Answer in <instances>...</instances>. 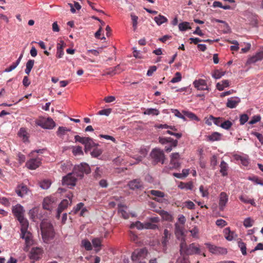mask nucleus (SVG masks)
Listing matches in <instances>:
<instances>
[{
  "label": "nucleus",
  "mask_w": 263,
  "mask_h": 263,
  "mask_svg": "<svg viewBox=\"0 0 263 263\" xmlns=\"http://www.w3.org/2000/svg\"><path fill=\"white\" fill-rule=\"evenodd\" d=\"M200 252L199 247L196 246L195 243H193L189 246H187L185 239H181L180 244V253L181 255L183 254L186 256L195 254H199Z\"/></svg>",
  "instance_id": "f257e3e1"
},
{
  "label": "nucleus",
  "mask_w": 263,
  "mask_h": 263,
  "mask_svg": "<svg viewBox=\"0 0 263 263\" xmlns=\"http://www.w3.org/2000/svg\"><path fill=\"white\" fill-rule=\"evenodd\" d=\"M29 223H26L21 224V237L25 240L26 247L24 250L27 251L28 247L32 244V234L28 231Z\"/></svg>",
  "instance_id": "f03ea898"
},
{
  "label": "nucleus",
  "mask_w": 263,
  "mask_h": 263,
  "mask_svg": "<svg viewBox=\"0 0 263 263\" xmlns=\"http://www.w3.org/2000/svg\"><path fill=\"white\" fill-rule=\"evenodd\" d=\"M12 211L15 217L17 218L21 224L28 223V221L24 218L25 210L24 208L20 204L12 206Z\"/></svg>",
  "instance_id": "7ed1b4c3"
},
{
  "label": "nucleus",
  "mask_w": 263,
  "mask_h": 263,
  "mask_svg": "<svg viewBox=\"0 0 263 263\" xmlns=\"http://www.w3.org/2000/svg\"><path fill=\"white\" fill-rule=\"evenodd\" d=\"M72 173L77 178H82L84 174H88L90 173V168L86 163H81L80 164L75 166Z\"/></svg>",
  "instance_id": "20e7f679"
},
{
  "label": "nucleus",
  "mask_w": 263,
  "mask_h": 263,
  "mask_svg": "<svg viewBox=\"0 0 263 263\" xmlns=\"http://www.w3.org/2000/svg\"><path fill=\"white\" fill-rule=\"evenodd\" d=\"M43 238L45 241H48L54 236L53 229L51 224L48 223L46 225L42 223L41 226Z\"/></svg>",
  "instance_id": "39448f33"
},
{
  "label": "nucleus",
  "mask_w": 263,
  "mask_h": 263,
  "mask_svg": "<svg viewBox=\"0 0 263 263\" xmlns=\"http://www.w3.org/2000/svg\"><path fill=\"white\" fill-rule=\"evenodd\" d=\"M151 156L156 163L161 162L163 164L164 162L165 155L162 150L160 148H155L151 153Z\"/></svg>",
  "instance_id": "423d86ee"
},
{
  "label": "nucleus",
  "mask_w": 263,
  "mask_h": 263,
  "mask_svg": "<svg viewBox=\"0 0 263 263\" xmlns=\"http://www.w3.org/2000/svg\"><path fill=\"white\" fill-rule=\"evenodd\" d=\"M36 123L37 125L45 129H52L55 126L53 120L50 118H41L36 122Z\"/></svg>",
  "instance_id": "0eeeda50"
},
{
  "label": "nucleus",
  "mask_w": 263,
  "mask_h": 263,
  "mask_svg": "<svg viewBox=\"0 0 263 263\" xmlns=\"http://www.w3.org/2000/svg\"><path fill=\"white\" fill-rule=\"evenodd\" d=\"M147 254V250L145 248L137 249L132 253V259L135 262L139 261L140 259L144 258Z\"/></svg>",
  "instance_id": "6e6552de"
},
{
  "label": "nucleus",
  "mask_w": 263,
  "mask_h": 263,
  "mask_svg": "<svg viewBox=\"0 0 263 263\" xmlns=\"http://www.w3.org/2000/svg\"><path fill=\"white\" fill-rule=\"evenodd\" d=\"M42 164V159L40 157L32 158L26 163V166L29 170H34Z\"/></svg>",
  "instance_id": "1a4fd4ad"
},
{
  "label": "nucleus",
  "mask_w": 263,
  "mask_h": 263,
  "mask_svg": "<svg viewBox=\"0 0 263 263\" xmlns=\"http://www.w3.org/2000/svg\"><path fill=\"white\" fill-rule=\"evenodd\" d=\"M77 179L78 178L73 173H69L63 178L62 184L68 186H75Z\"/></svg>",
  "instance_id": "9d476101"
},
{
  "label": "nucleus",
  "mask_w": 263,
  "mask_h": 263,
  "mask_svg": "<svg viewBox=\"0 0 263 263\" xmlns=\"http://www.w3.org/2000/svg\"><path fill=\"white\" fill-rule=\"evenodd\" d=\"M205 245L209 249V251L213 254H225L227 253V249L225 248L215 246L209 242L205 243Z\"/></svg>",
  "instance_id": "9b49d317"
},
{
  "label": "nucleus",
  "mask_w": 263,
  "mask_h": 263,
  "mask_svg": "<svg viewBox=\"0 0 263 263\" xmlns=\"http://www.w3.org/2000/svg\"><path fill=\"white\" fill-rule=\"evenodd\" d=\"M128 186L132 190H142L143 189V183L140 179H133L128 183Z\"/></svg>",
  "instance_id": "f8f14e48"
},
{
  "label": "nucleus",
  "mask_w": 263,
  "mask_h": 263,
  "mask_svg": "<svg viewBox=\"0 0 263 263\" xmlns=\"http://www.w3.org/2000/svg\"><path fill=\"white\" fill-rule=\"evenodd\" d=\"M193 85L194 87L196 88L198 90H209V87L207 85L205 80H204L198 79L195 80L193 82Z\"/></svg>",
  "instance_id": "ddd939ff"
},
{
  "label": "nucleus",
  "mask_w": 263,
  "mask_h": 263,
  "mask_svg": "<svg viewBox=\"0 0 263 263\" xmlns=\"http://www.w3.org/2000/svg\"><path fill=\"white\" fill-rule=\"evenodd\" d=\"M66 43L63 41L60 40L57 45L56 57L58 58H61L64 55V48L66 46Z\"/></svg>",
  "instance_id": "4468645a"
},
{
  "label": "nucleus",
  "mask_w": 263,
  "mask_h": 263,
  "mask_svg": "<svg viewBox=\"0 0 263 263\" xmlns=\"http://www.w3.org/2000/svg\"><path fill=\"white\" fill-rule=\"evenodd\" d=\"M54 202V198L51 197H47L45 198L43 203V208L46 210H51L53 208V204Z\"/></svg>",
  "instance_id": "2eb2a0df"
},
{
  "label": "nucleus",
  "mask_w": 263,
  "mask_h": 263,
  "mask_svg": "<svg viewBox=\"0 0 263 263\" xmlns=\"http://www.w3.org/2000/svg\"><path fill=\"white\" fill-rule=\"evenodd\" d=\"M42 253V249L40 248H33L30 253V258L34 260L39 259Z\"/></svg>",
  "instance_id": "dca6fc26"
},
{
  "label": "nucleus",
  "mask_w": 263,
  "mask_h": 263,
  "mask_svg": "<svg viewBox=\"0 0 263 263\" xmlns=\"http://www.w3.org/2000/svg\"><path fill=\"white\" fill-rule=\"evenodd\" d=\"M228 201V196L225 192H221L219 196V206L220 210H223Z\"/></svg>",
  "instance_id": "f3484780"
},
{
  "label": "nucleus",
  "mask_w": 263,
  "mask_h": 263,
  "mask_svg": "<svg viewBox=\"0 0 263 263\" xmlns=\"http://www.w3.org/2000/svg\"><path fill=\"white\" fill-rule=\"evenodd\" d=\"M180 155L178 153H174L171 154L170 163L173 168H177L180 166V163L178 161Z\"/></svg>",
  "instance_id": "a211bd4d"
},
{
  "label": "nucleus",
  "mask_w": 263,
  "mask_h": 263,
  "mask_svg": "<svg viewBox=\"0 0 263 263\" xmlns=\"http://www.w3.org/2000/svg\"><path fill=\"white\" fill-rule=\"evenodd\" d=\"M28 191L27 187L23 184L19 185L16 189L15 192L18 196L24 197Z\"/></svg>",
  "instance_id": "6ab92c4d"
},
{
  "label": "nucleus",
  "mask_w": 263,
  "mask_h": 263,
  "mask_svg": "<svg viewBox=\"0 0 263 263\" xmlns=\"http://www.w3.org/2000/svg\"><path fill=\"white\" fill-rule=\"evenodd\" d=\"M240 102V99L238 97L230 98L228 99L227 106L230 108H234L237 106Z\"/></svg>",
  "instance_id": "aec40b11"
},
{
  "label": "nucleus",
  "mask_w": 263,
  "mask_h": 263,
  "mask_svg": "<svg viewBox=\"0 0 263 263\" xmlns=\"http://www.w3.org/2000/svg\"><path fill=\"white\" fill-rule=\"evenodd\" d=\"M73 197V195L71 193H69L67 195V198L68 199H65L63 200L59 206L62 208L63 209H66L68 205L70 204L72 202V198Z\"/></svg>",
  "instance_id": "412c9836"
},
{
  "label": "nucleus",
  "mask_w": 263,
  "mask_h": 263,
  "mask_svg": "<svg viewBox=\"0 0 263 263\" xmlns=\"http://www.w3.org/2000/svg\"><path fill=\"white\" fill-rule=\"evenodd\" d=\"M223 233L225 238L229 241H231L237 237L236 234L233 231H231L229 228L224 229Z\"/></svg>",
  "instance_id": "4be33fe9"
},
{
  "label": "nucleus",
  "mask_w": 263,
  "mask_h": 263,
  "mask_svg": "<svg viewBox=\"0 0 263 263\" xmlns=\"http://www.w3.org/2000/svg\"><path fill=\"white\" fill-rule=\"evenodd\" d=\"M120 68V67L119 65H117L115 67L110 68L103 74V76L110 75L112 76L115 74H116L120 72L121 70Z\"/></svg>",
  "instance_id": "5701e85b"
},
{
  "label": "nucleus",
  "mask_w": 263,
  "mask_h": 263,
  "mask_svg": "<svg viewBox=\"0 0 263 263\" xmlns=\"http://www.w3.org/2000/svg\"><path fill=\"white\" fill-rule=\"evenodd\" d=\"M175 226V234L177 238L180 239L181 240L182 238H184L183 237H182L183 235V227L181 226L178 224V223H176Z\"/></svg>",
  "instance_id": "b1692460"
},
{
  "label": "nucleus",
  "mask_w": 263,
  "mask_h": 263,
  "mask_svg": "<svg viewBox=\"0 0 263 263\" xmlns=\"http://www.w3.org/2000/svg\"><path fill=\"white\" fill-rule=\"evenodd\" d=\"M149 193L151 195L155 196V198L154 199L157 201L160 202V199L159 198H163L164 197V193L158 190H151L149 191Z\"/></svg>",
  "instance_id": "393cba45"
},
{
  "label": "nucleus",
  "mask_w": 263,
  "mask_h": 263,
  "mask_svg": "<svg viewBox=\"0 0 263 263\" xmlns=\"http://www.w3.org/2000/svg\"><path fill=\"white\" fill-rule=\"evenodd\" d=\"M85 151L90 149L92 147L97 145L93 141V140L87 137V139L84 143Z\"/></svg>",
  "instance_id": "a878e982"
},
{
  "label": "nucleus",
  "mask_w": 263,
  "mask_h": 263,
  "mask_svg": "<svg viewBox=\"0 0 263 263\" xmlns=\"http://www.w3.org/2000/svg\"><path fill=\"white\" fill-rule=\"evenodd\" d=\"M127 209V206L123 204H119L118 205V212L124 219H127L128 218V214L126 211Z\"/></svg>",
  "instance_id": "bb28decb"
},
{
  "label": "nucleus",
  "mask_w": 263,
  "mask_h": 263,
  "mask_svg": "<svg viewBox=\"0 0 263 263\" xmlns=\"http://www.w3.org/2000/svg\"><path fill=\"white\" fill-rule=\"evenodd\" d=\"M234 158L236 160L241 161V164L244 166H247L249 164V158L247 156L234 155Z\"/></svg>",
  "instance_id": "cd10ccee"
},
{
  "label": "nucleus",
  "mask_w": 263,
  "mask_h": 263,
  "mask_svg": "<svg viewBox=\"0 0 263 263\" xmlns=\"http://www.w3.org/2000/svg\"><path fill=\"white\" fill-rule=\"evenodd\" d=\"M92 246L95 248L96 252H99L101 250L102 240L100 238H95L92 240Z\"/></svg>",
  "instance_id": "c85d7f7f"
},
{
  "label": "nucleus",
  "mask_w": 263,
  "mask_h": 263,
  "mask_svg": "<svg viewBox=\"0 0 263 263\" xmlns=\"http://www.w3.org/2000/svg\"><path fill=\"white\" fill-rule=\"evenodd\" d=\"M154 21L158 26H160L162 24L166 23L168 20L164 16L159 14L154 17Z\"/></svg>",
  "instance_id": "c756f323"
},
{
  "label": "nucleus",
  "mask_w": 263,
  "mask_h": 263,
  "mask_svg": "<svg viewBox=\"0 0 263 263\" xmlns=\"http://www.w3.org/2000/svg\"><path fill=\"white\" fill-rule=\"evenodd\" d=\"M28 133L24 128H21L18 133V136L22 139L24 142H27L28 141Z\"/></svg>",
  "instance_id": "7c9ffc66"
},
{
  "label": "nucleus",
  "mask_w": 263,
  "mask_h": 263,
  "mask_svg": "<svg viewBox=\"0 0 263 263\" xmlns=\"http://www.w3.org/2000/svg\"><path fill=\"white\" fill-rule=\"evenodd\" d=\"M229 86V81L228 80L222 81L221 82H218L216 84L217 89L221 91L224 89V88L227 87Z\"/></svg>",
  "instance_id": "2f4dec72"
},
{
  "label": "nucleus",
  "mask_w": 263,
  "mask_h": 263,
  "mask_svg": "<svg viewBox=\"0 0 263 263\" xmlns=\"http://www.w3.org/2000/svg\"><path fill=\"white\" fill-rule=\"evenodd\" d=\"M164 236L163 237V239L162 241V243L164 247H166L168 241L169 237L171 235L170 233L167 229H165L164 231Z\"/></svg>",
  "instance_id": "473e14b6"
},
{
  "label": "nucleus",
  "mask_w": 263,
  "mask_h": 263,
  "mask_svg": "<svg viewBox=\"0 0 263 263\" xmlns=\"http://www.w3.org/2000/svg\"><path fill=\"white\" fill-rule=\"evenodd\" d=\"M263 59V51H260L257 53L254 56L252 57L250 61L251 63H255L258 61H261Z\"/></svg>",
  "instance_id": "72a5a7b5"
},
{
  "label": "nucleus",
  "mask_w": 263,
  "mask_h": 263,
  "mask_svg": "<svg viewBox=\"0 0 263 263\" xmlns=\"http://www.w3.org/2000/svg\"><path fill=\"white\" fill-rule=\"evenodd\" d=\"M34 64V60H29L26 64V69L25 72L27 74H29L33 67Z\"/></svg>",
  "instance_id": "f704fd0d"
},
{
  "label": "nucleus",
  "mask_w": 263,
  "mask_h": 263,
  "mask_svg": "<svg viewBox=\"0 0 263 263\" xmlns=\"http://www.w3.org/2000/svg\"><path fill=\"white\" fill-rule=\"evenodd\" d=\"M239 199L243 202L245 203H250L252 205L255 206L256 204L254 202V200L252 199H250L248 197L246 196H241L239 197Z\"/></svg>",
  "instance_id": "c9c22d12"
},
{
  "label": "nucleus",
  "mask_w": 263,
  "mask_h": 263,
  "mask_svg": "<svg viewBox=\"0 0 263 263\" xmlns=\"http://www.w3.org/2000/svg\"><path fill=\"white\" fill-rule=\"evenodd\" d=\"M130 229L136 228L138 230H142L145 229V223H142L141 222L137 221L135 222H133L130 225Z\"/></svg>",
  "instance_id": "e433bc0d"
},
{
  "label": "nucleus",
  "mask_w": 263,
  "mask_h": 263,
  "mask_svg": "<svg viewBox=\"0 0 263 263\" xmlns=\"http://www.w3.org/2000/svg\"><path fill=\"white\" fill-rule=\"evenodd\" d=\"M221 134L217 132H214L211 135L208 136L209 141H218L220 139Z\"/></svg>",
  "instance_id": "4c0bfd02"
},
{
  "label": "nucleus",
  "mask_w": 263,
  "mask_h": 263,
  "mask_svg": "<svg viewBox=\"0 0 263 263\" xmlns=\"http://www.w3.org/2000/svg\"><path fill=\"white\" fill-rule=\"evenodd\" d=\"M178 186L181 189L192 190L193 187V185L191 182H189L187 183L181 182Z\"/></svg>",
  "instance_id": "58836bf2"
},
{
  "label": "nucleus",
  "mask_w": 263,
  "mask_h": 263,
  "mask_svg": "<svg viewBox=\"0 0 263 263\" xmlns=\"http://www.w3.org/2000/svg\"><path fill=\"white\" fill-rule=\"evenodd\" d=\"M220 172L222 174V176H224L227 175V168L228 165L226 162L224 161H222L220 163Z\"/></svg>",
  "instance_id": "ea45409f"
},
{
  "label": "nucleus",
  "mask_w": 263,
  "mask_h": 263,
  "mask_svg": "<svg viewBox=\"0 0 263 263\" xmlns=\"http://www.w3.org/2000/svg\"><path fill=\"white\" fill-rule=\"evenodd\" d=\"M169 143L170 144V145L169 146H166L164 148L165 152L167 153L171 152L173 147H176L177 146L178 141L177 140L173 139V141H171Z\"/></svg>",
  "instance_id": "a19ab883"
},
{
  "label": "nucleus",
  "mask_w": 263,
  "mask_h": 263,
  "mask_svg": "<svg viewBox=\"0 0 263 263\" xmlns=\"http://www.w3.org/2000/svg\"><path fill=\"white\" fill-rule=\"evenodd\" d=\"M143 114L147 115H158L159 111L156 108H147L145 109Z\"/></svg>",
  "instance_id": "79ce46f5"
},
{
  "label": "nucleus",
  "mask_w": 263,
  "mask_h": 263,
  "mask_svg": "<svg viewBox=\"0 0 263 263\" xmlns=\"http://www.w3.org/2000/svg\"><path fill=\"white\" fill-rule=\"evenodd\" d=\"M178 27L179 29L181 31H184L187 29H191L190 23L187 22H184L183 23H180L178 25Z\"/></svg>",
  "instance_id": "37998d69"
},
{
  "label": "nucleus",
  "mask_w": 263,
  "mask_h": 263,
  "mask_svg": "<svg viewBox=\"0 0 263 263\" xmlns=\"http://www.w3.org/2000/svg\"><path fill=\"white\" fill-rule=\"evenodd\" d=\"M70 131L69 129L66 127L60 126L57 132V134L59 137H62L65 135L66 132Z\"/></svg>",
  "instance_id": "c03bdc74"
},
{
  "label": "nucleus",
  "mask_w": 263,
  "mask_h": 263,
  "mask_svg": "<svg viewBox=\"0 0 263 263\" xmlns=\"http://www.w3.org/2000/svg\"><path fill=\"white\" fill-rule=\"evenodd\" d=\"M82 245L87 251H90L92 249V245L90 242L87 239H84L82 240Z\"/></svg>",
  "instance_id": "a18cd8bd"
},
{
  "label": "nucleus",
  "mask_w": 263,
  "mask_h": 263,
  "mask_svg": "<svg viewBox=\"0 0 263 263\" xmlns=\"http://www.w3.org/2000/svg\"><path fill=\"white\" fill-rule=\"evenodd\" d=\"M131 19L132 20V24L134 30H136L137 28L138 17L134 13L130 14Z\"/></svg>",
  "instance_id": "49530a36"
},
{
  "label": "nucleus",
  "mask_w": 263,
  "mask_h": 263,
  "mask_svg": "<svg viewBox=\"0 0 263 263\" xmlns=\"http://www.w3.org/2000/svg\"><path fill=\"white\" fill-rule=\"evenodd\" d=\"M72 153L74 155H81L83 154L82 147L80 146L72 147Z\"/></svg>",
  "instance_id": "de8ad7c7"
},
{
  "label": "nucleus",
  "mask_w": 263,
  "mask_h": 263,
  "mask_svg": "<svg viewBox=\"0 0 263 263\" xmlns=\"http://www.w3.org/2000/svg\"><path fill=\"white\" fill-rule=\"evenodd\" d=\"M182 112L183 114V116L185 117H187L189 118L192 119V120H198L197 117L194 114H193L191 112L183 110V111H182Z\"/></svg>",
  "instance_id": "09e8293b"
},
{
  "label": "nucleus",
  "mask_w": 263,
  "mask_h": 263,
  "mask_svg": "<svg viewBox=\"0 0 263 263\" xmlns=\"http://www.w3.org/2000/svg\"><path fill=\"white\" fill-rule=\"evenodd\" d=\"M176 263H189V257L183 254L178 258Z\"/></svg>",
  "instance_id": "8fccbe9b"
},
{
  "label": "nucleus",
  "mask_w": 263,
  "mask_h": 263,
  "mask_svg": "<svg viewBox=\"0 0 263 263\" xmlns=\"http://www.w3.org/2000/svg\"><path fill=\"white\" fill-rule=\"evenodd\" d=\"M51 185V182L48 180H45L40 183V187L43 189H48Z\"/></svg>",
  "instance_id": "3c124183"
},
{
  "label": "nucleus",
  "mask_w": 263,
  "mask_h": 263,
  "mask_svg": "<svg viewBox=\"0 0 263 263\" xmlns=\"http://www.w3.org/2000/svg\"><path fill=\"white\" fill-rule=\"evenodd\" d=\"M173 139L172 138L168 137V138H165V137H159V142L161 144H166L167 143H169L171 141H173Z\"/></svg>",
  "instance_id": "603ef678"
},
{
  "label": "nucleus",
  "mask_w": 263,
  "mask_h": 263,
  "mask_svg": "<svg viewBox=\"0 0 263 263\" xmlns=\"http://www.w3.org/2000/svg\"><path fill=\"white\" fill-rule=\"evenodd\" d=\"M238 247L240 248L241 252L243 255H246L247 254V248L246 244L242 242V241H239L238 242Z\"/></svg>",
  "instance_id": "864d4df0"
},
{
  "label": "nucleus",
  "mask_w": 263,
  "mask_h": 263,
  "mask_svg": "<svg viewBox=\"0 0 263 263\" xmlns=\"http://www.w3.org/2000/svg\"><path fill=\"white\" fill-rule=\"evenodd\" d=\"M232 125V122L229 120H227L221 123L220 127L225 129H229Z\"/></svg>",
  "instance_id": "5fc2aeb1"
},
{
  "label": "nucleus",
  "mask_w": 263,
  "mask_h": 263,
  "mask_svg": "<svg viewBox=\"0 0 263 263\" xmlns=\"http://www.w3.org/2000/svg\"><path fill=\"white\" fill-rule=\"evenodd\" d=\"M225 74L224 72H221L219 71L218 70H216L212 74V77L216 79H220L222 76H223Z\"/></svg>",
  "instance_id": "6e6d98bb"
},
{
  "label": "nucleus",
  "mask_w": 263,
  "mask_h": 263,
  "mask_svg": "<svg viewBox=\"0 0 263 263\" xmlns=\"http://www.w3.org/2000/svg\"><path fill=\"white\" fill-rule=\"evenodd\" d=\"M111 112V108H107V109H104L100 110L98 112V115H101V116H108Z\"/></svg>",
  "instance_id": "4d7b16f0"
},
{
  "label": "nucleus",
  "mask_w": 263,
  "mask_h": 263,
  "mask_svg": "<svg viewBox=\"0 0 263 263\" xmlns=\"http://www.w3.org/2000/svg\"><path fill=\"white\" fill-rule=\"evenodd\" d=\"M171 111L172 113H174V115L177 117L178 118L182 119L184 121L186 120L183 115H182L181 113L180 112V111L176 109H172Z\"/></svg>",
  "instance_id": "13d9d810"
},
{
  "label": "nucleus",
  "mask_w": 263,
  "mask_h": 263,
  "mask_svg": "<svg viewBox=\"0 0 263 263\" xmlns=\"http://www.w3.org/2000/svg\"><path fill=\"white\" fill-rule=\"evenodd\" d=\"M181 74L180 72H177L175 73V76L171 81V82L173 83L180 82L181 80Z\"/></svg>",
  "instance_id": "bf43d9fd"
},
{
  "label": "nucleus",
  "mask_w": 263,
  "mask_h": 263,
  "mask_svg": "<svg viewBox=\"0 0 263 263\" xmlns=\"http://www.w3.org/2000/svg\"><path fill=\"white\" fill-rule=\"evenodd\" d=\"M253 221L250 218H247L245 219L243 225L246 228H249L252 226Z\"/></svg>",
  "instance_id": "052dcab7"
},
{
  "label": "nucleus",
  "mask_w": 263,
  "mask_h": 263,
  "mask_svg": "<svg viewBox=\"0 0 263 263\" xmlns=\"http://www.w3.org/2000/svg\"><path fill=\"white\" fill-rule=\"evenodd\" d=\"M261 119V117L259 115L254 116L252 117L251 120L249 121V124H254L259 122Z\"/></svg>",
  "instance_id": "680f3d73"
},
{
  "label": "nucleus",
  "mask_w": 263,
  "mask_h": 263,
  "mask_svg": "<svg viewBox=\"0 0 263 263\" xmlns=\"http://www.w3.org/2000/svg\"><path fill=\"white\" fill-rule=\"evenodd\" d=\"M249 119V117L246 114H243L240 116V124L241 125H243L245 123H246Z\"/></svg>",
  "instance_id": "e2e57ef3"
},
{
  "label": "nucleus",
  "mask_w": 263,
  "mask_h": 263,
  "mask_svg": "<svg viewBox=\"0 0 263 263\" xmlns=\"http://www.w3.org/2000/svg\"><path fill=\"white\" fill-rule=\"evenodd\" d=\"M200 192L203 197H208L209 196V192L207 189H205L203 185H200L199 187Z\"/></svg>",
  "instance_id": "0e129e2a"
},
{
  "label": "nucleus",
  "mask_w": 263,
  "mask_h": 263,
  "mask_svg": "<svg viewBox=\"0 0 263 263\" xmlns=\"http://www.w3.org/2000/svg\"><path fill=\"white\" fill-rule=\"evenodd\" d=\"M87 139V137H81L79 135L74 136V139L76 142H79L80 143L84 145L85 142Z\"/></svg>",
  "instance_id": "69168bd1"
},
{
  "label": "nucleus",
  "mask_w": 263,
  "mask_h": 263,
  "mask_svg": "<svg viewBox=\"0 0 263 263\" xmlns=\"http://www.w3.org/2000/svg\"><path fill=\"white\" fill-rule=\"evenodd\" d=\"M216 224L217 226L220 227H223L227 224V222L222 219H217L216 221Z\"/></svg>",
  "instance_id": "338daca9"
},
{
  "label": "nucleus",
  "mask_w": 263,
  "mask_h": 263,
  "mask_svg": "<svg viewBox=\"0 0 263 263\" xmlns=\"http://www.w3.org/2000/svg\"><path fill=\"white\" fill-rule=\"evenodd\" d=\"M252 135L256 137L259 142L263 144V136L261 134L257 132H252Z\"/></svg>",
  "instance_id": "774afa93"
}]
</instances>
